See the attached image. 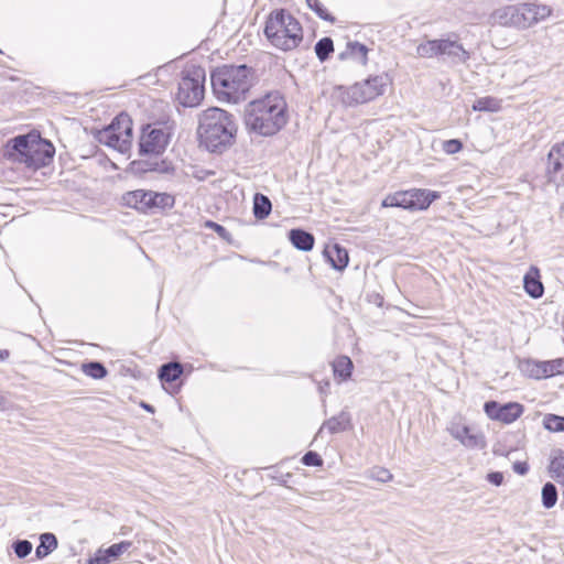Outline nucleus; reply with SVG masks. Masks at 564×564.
Instances as JSON below:
<instances>
[{
  "instance_id": "obj_1",
  "label": "nucleus",
  "mask_w": 564,
  "mask_h": 564,
  "mask_svg": "<svg viewBox=\"0 0 564 564\" xmlns=\"http://www.w3.org/2000/svg\"><path fill=\"white\" fill-rule=\"evenodd\" d=\"M286 109L283 95L278 90L270 91L246 106L245 124L247 129L260 135H273L286 124Z\"/></svg>"
},
{
  "instance_id": "obj_2",
  "label": "nucleus",
  "mask_w": 564,
  "mask_h": 564,
  "mask_svg": "<svg viewBox=\"0 0 564 564\" xmlns=\"http://www.w3.org/2000/svg\"><path fill=\"white\" fill-rule=\"evenodd\" d=\"M197 134L208 151L223 152L235 142L237 123L230 112L212 107L199 115Z\"/></svg>"
},
{
  "instance_id": "obj_3",
  "label": "nucleus",
  "mask_w": 564,
  "mask_h": 564,
  "mask_svg": "<svg viewBox=\"0 0 564 564\" xmlns=\"http://www.w3.org/2000/svg\"><path fill=\"white\" fill-rule=\"evenodd\" d=\"M254 79V70L245 64L223 65L217 67L210 76L215 97L228 104L246 100Z\"/></svg>"
},
{
  "instance_id": "obj_4",
  "label": "nucleus",
  "mask_w": 564,
  "mask_h": 564,
  "mask_svg": "<svg viewBox=\"0 0 564 564\" xmlns=\"http://www.w3.org/2000/svg\"><path fill=\"white\" fill-rule=\"evenodd\" d=\"M264 35L278 50H295L303 41V28L299 20L285 9L273 10L267 18Z\"/></svg>"
},
{
  "instance_id": "obj_5",
  "label": "nucleus",
  "mask_w": 564,
  "mask_h": 564,
  "mask_svg": "<svg viewBox=\"0 0 564 564\" xmlns=\"http://www.w3.org/2000/svg\"><path fill=\"white\" fill-rule=\"evenodd\" d=\"M551 8L534 2L506 4L495 9L489 23L516 29H528L551 15Z\"/></svg>"
},
{
  "instance_id": "obj_6",
  "label": "nucleus",
  "mask_w": 564,
  "mask_h": 564,
  "mask_svg": "<svg viewBox=\"0 0 564 564\" xmlns=\"http://www.w3.org/2000/svg\"><path fill=\"white\" fill-rule=\"evenodd\" d=\"M390 79L387 74L370 76L352 86H335L332 97L344 107H355L369 102L384 94Z\"/></svg>"
},
{
  "instance_id": "obj_7",
  "label": "nucleus",
  "mask_w": 564,
  "mask_h": 564,
  "mask_svg": "<svg viewBox=\"0 0 564 564\" xmlns=\"http://www.w3.org/2000/svg\"><path fill=\"white\" fill-rule=\"evenodd\" d=\"M416 54L423 58L441 57L451 65L466 64L470 58V53L457 40L456 34L446 39L427 40L417 45Z\"/></svg>"
},
{
  "instance_id": "obj_8",
  "label": "nucleus",
  "mask_w": 564,
  "mask_h": 564,
  "mask_svg": "<svg viewBox=\"0 0 564 564\" xmlns=\"http://www.w3.org/2000/svg\"><path fill=\"white\" fill-rule=\"evenodd\" d=\"M174 203V197L171 194L150 189L129 191L121 196V204L123 206L133 208L145 215H153L172 208Z\"/></svg>"
},
{
  "instance_id": "obj_9",
  "label": "nucleus",
  "mask_w": 564,
  "mask_h": 564,
  "mask_svg": "<svg viewBox=\"0 0 564 564\" xmlns=\"http://www.w3.org/2000/svg\"><path fill=\"white\" fill-rule=\"evenodd\" d=\"M97 140L121 153H126L132 142V120L127 113L118 115L112 122L98 131Z\"/></svg>"
},
{
  "instance_id": "obj_10",
  "label": "nucleus",
  "mask_w": 564,
  "mask_h": 564,
  "mask_svg": "<svg viewBox=\"0 0 564 564\" xmlns=\"http://www.w3.org/2000/svg\"><path fill=\"white\" fill-rule=\"evenodd\" d=\"M205 69L191 66L183 70L178 83L177 100L184 107H195L204 98Z\"/></svg>"
},
{
  "instance_id": "obj_11",
  "label": "nucleus",
  "mask_w": 564,
  "mask_h": 564,
  "mask_svg": "<svg viewBox=\"0 0 564 564\" xmlns=\"http://www.w3.org/2000/svg\"><path fill=\"white\" fill-rule=\"evenodd\" d=\"M440 197V194L429 189H410L388 195L381 203L382 207H401L409 210H424Z\"/></svg>"
},
{
  "instance_id": "obj_12",
  "label": "nucleus",
  "mask_w": 564,
  "mask_h": 564,
  "mask_svg": "<svg viewBox=\"0 0 564 564\" xmlns=\"http://www.w3.org/2000/svg\"><path fill=\"white\" fill-rule=\"evenodd\" d=\"M545 177L557 188L564 186V141L551 147L546 158Z\"/></svg>"
},
{
  "instance_id": "obj_13",
  "label": "nucleus",
  "mask_w": 564,
  "mask_h": 564,
  "mask_svg": "<svg viewBox=\"0 0 564 564\" xmlns=\"http://www.w3.org/2000/svg\"><path fill=\"white\" fill-rule=\"evenodd\" d=\"M34 132H30L8 140L1 151L2 158L10 162L25 165L31 150V142L34 141Z\"/></svg>"
},
{
  "instance_id": "obj_14",
  "label": "nucleus",
  "mask_w": 564,
  "mask_h": 564,
  "mask_svg": "<svg viewBox=\"0 0 564 564\" xmlns=\"http://www.w3.org/2000/svg\"><path fill=\"white\" fill-rule=\"evenodd\" d=\"M169 143V134L163 128L147 126L139 141L141 154H161Z\"/></svg>"
},
{
  "instance_id": "obj_15",
  "label": "nucleus",
  "mask_w": 564,
  "mask_h": 564,
  "mask_svg": "<svg viewBox=\"0 0 564 564\" xmlns=\"http://www.w3.org/2000/svg\"><path fill=\"white\" fill-rule=\"evenodd\" d=\"M521 371L533 379H544L564 373V359L546 361L525 360L520 364Z\"/></svg>"
},
{
  "instance_id": "obj_16",
  "label": "nucleus",
  "mask_w": 564,
  "mask_h": 564,
  "mask_svg": "<svg viewBox=\"0 0 564 564\" xmlns=\"http://www.w3.org/2000/svg\"><path fill=\"white\" fill-rule=\"evenodd\" d=\"M449 434L469 449H484L487 446L485 435L458 421H452L447 427Z\"/></svg>"
},
{
  "instance_id": "obj_17",
  "label": "nucleus",
  "mask_w": 564,
  "mask_h": 564,
  "mask_svg": "<svg viewBox=\"0 0 564 564\" xmlns=\"http://www.w3.org/2000/svg\"><path fill=\"white\" fill-rule=\"evenodd\" d=\"M484 411L489 419L510 424L523 413V405L518 402L500 404L497 401H487Z\"/></svg>"
},
{
  "instance_id": "obj_18",
  "label": "nucleus",
  "mask_w": 564,
  "mask_h": 564,
  "mask_svg": "<svg viewBox=\"0 0 564 564\" xmlns=\"http://www.w3.org/2000/svg\"><path fill=\"white\" fill-rule=\"evenodd\" d=\"M54 153L55 149L53 144L50 141L42 139L40 134L35 133L34 141L31 142V150L29 152L25 166L31 169L45 166L51 162Z\"/></svg>"
},
{
  "instance_id": "obj_19",
  "label": "nucleus",
  "mask_w": 564,
  "mask_h": 564,
  "mask_svg": "<svg viewBox=\"0 0 564 564\" xmlns=\"http://www.w3.org/2000/svg\"><path fill=\"white\" fill-rule=\"evenodd\" d=\"M323 254L335 270H344L349 261L347 250L338 243L327 246Z\"/></svg>"
},
{
  "instance_id": "obj_20",
  "label": "nucleus",
  "mask_w": 564,
  "mask_h": 564,
  "mask_svg": "<svg viewBox=\"0 0 564 564\" xmlns=\"http://www.w3.org/2000/svg\"><path fill=\"white\" fill-rule=\"evenodd\" d=\"M350 421V414L346 411H341L338 415L332 416L330 419L326 420L318 430L317 435H321L324 432V430H327L330 434L344 432L349 429Z\"/></svg>"
},
{
  "instance_id": "obj_21",
  "label": "nucleus",
  "mask_w": 564,
  "mask_h": 564,
  "mask_svg": "<svg viewBox=\"0 0 564 564\" xmlns=\"http://www.w3.org/2000/svg\"><path fill=\"white\" fill-rule=\"evenodd\" d=\"M289 240L294 248L301 251H311L314 247V236L300 228L291 229L289 231Z\"/></svg>"
},
{
  "instance_id": "obj_22",
  "label": "nucleus",
  "mask_w": 564,
  "mask_h": 564,
  "mask_svg": "<svg viewBox=\"0 0 564 564\" xmlns=\"http://www.w3.org/2000/svg\"><path fill=\"white\" fill-rule=\"evenodd\" d=\"M523 286L525 292L532 299H540L544 293V286L540 280L539 270L532 268L523 278Z\"/></svg>"
},
{
  "instance_id": "obj_23",
  "label": "nucleus",
  "mask_w": 564,
  "mask_h": 564,
  "mask_svg": "<svg viewBox=\"0 0 564 564\" xmlns=\"http://www.w3.org/2000/svg\"><path fill=\"white\" fill-rule=\"evenodd\" d=\"M58 546L57 538L51 532L42 533L40 535V544L35 549V556L37 560H43L54 552Z\"/></svg>"
},
{
  "instance_id": "obj_24",
  "label": "nucleus",
  "mask_w": 564,
  "mask_h": 564,
  "mask_svg": "<svg viewBox=\"0 0 564 564\" xmlns=\"http://www.w3.org/2000/svg\"><path fill=\"white\" fill-rule=\"evenodd\" d=\"M551 476L558 482H564V452L555 449L550 463Z\"/></svg>"
},
{
  "instance_id": "obj_25",
  "label": "nucleus",
  "mask_w": 564,
  "mask_h": 564,
  "mask_svg": "<svg viewBox=\"0 0 564 564\" xmlns=\"http://www.w3.org/2000/svg\"><path fill=\"white\" fill-rule=\"evenodd\" d=\"M272 210V204L268 196L257 193L253 197V215L257 219L267 218Z\"/></svg>"
},
{
  "instance_id": "obj_26",
  "label": "nucleus",
  "mask_w": 564,
  "mask_h": 564,
  "mask_svg": "<svg viewBox=\"0 0 564 564\" xmlns=\"http://www.w3.org/2000/svg\"><path fill=\"white\" fill-rule=\"evenodd\" d=\"M183 373V366L180 362H167L160 367L159 378L163 382H173Z\"/></svg>"
},
{
  "instance_id": "obj_27",
  "label": "nucleus",
  "mask_w": 564,
  "mask_h": 564,
  "mask_svg": "<svg viewBox=\"0 0 564 564\" xmlns=\"http://www.w3.org/2000/svg\"><path fill=\"white\" fill-rule=\"evenodd\" d=\"M352 368V361L346 356H340L333 362L334 375L343 380L350 378Z\"/></svg>"
},
{
  "instance_id": "obj_28",
  "label": "nucleus",
  "mask_w": 564,
  "mask_h": 564,
  "mask_svg": "<svg viewBox=\"0 0 564 564\" xmlns=\"http://www.w3.org/2000/svg\"><path fill=\"white\" fill-rule=\"evenodd\" d=\"M500 100L490 96L478 98L473 105V109L475 111L497 112L500 110Z\"/></svg>"
},
{
  "instance_id": "obj_29",
  "label": "nucleus",
  "mask_w": 564,
  "mask_h": 564,
  "mask_svg": "<svg viewBox=\"0 0 564 564\" xmlns=\"http://www.w3.org/2000/svg\"><path fill=\"white\" fill-rule=\"evenodd\" d=\"M83 372L93 379H104L108 371L99 361H89L82 365Z\"/></svg>"
},
{
  "instance_id": "obj_30",
  "label": "nucleus",
  "mask_w": 564,
  "mask_h": 564,
  "mask_svg": "<svg viewBox=\"0 0 564 564\" xmlns=\"http://www.w3.org/2000/svg\"><path fill=\"white\" fill-rule=\"evenodd\" d=\"M334 51V43L330 37H323L315 44V53L321 62L328 59Z\"/></svg>"
},
{
  "instance_id": "obj_31",
  "label": "nucleus",
  "mask_w": 564,
  "mask_h": 564,
  "mask_svg": "<svg viewBox=\"0 0 564 564\" xmlns=\"http://www.w3.org/2000/svg\"><path fill=\"white\" fill-rule=\"evenodd\" d=\"M557 501V489L554 484L546 482L542 487V505L546 509H551Z\"/></svg>"
},
{
  "instance_id": "obj_32",
  "label": "nucleus",
  "mask_w": 564,
  "mask_h": 564,
  "mask_svg": "<svg viewBox=\"0 0 564 564\" xmlns=\"http://www.w3.org/2000/svg\"><path fill=\"white\" fill-rule=\"evenodd\" d=\"M347 50L354 59L362 64L367 63L368 48L365 44H361L359 42H349L347 44Z\"/></svg>"
},
{
  "instance_id": "obj_33",
  "label": "nucleus",
  "mask_w": 564,
  "mask_h": 564,
  "mask_svg": "<svg viewBox=\"0 0 564 564\" xmlns=\"http://www.w3.org/2000/svg\"><path fill=\"white\" fill-rule=\"evenodd\" d=\"M543 426L550 432H564V416L546 414L543 419Z\"/></svg>"
},
{
  "instance_id": "obj_34",
  "label": "nucleus",
  "mask_w": 564,
  "mask_h": 564,
  "mask_svg": "<svg viewBox=\"0 0 564 564\" xmlns=\"http://www.w3.org/2000/svg\"><path fill=\"white\" fill-rule=\"evenodd\" d=\"M307 6L312 9L319 19L334 22L335 18L328 13V11L323 7L319 0H306Z\"/></svg>"
},
{
  "instance_id": "obj_35",
  "label": "nucleus",
  "mask_w": 564,
  "mask_h": 564,
  "mask_svg": "<svg viewBox=\"0 0 564 564\" xmlns=\"http://www.w3.org/2000/svg\"><path fill=\"white\" fill-rule=\"evenodd\" d=\"M132 545L129 541H121L120 543H115L106 549V554L110 560H115L120 556L122 553L128 551Z\"/></svg>"
},
{
  "instance_id": "obj_36",
  "label": "nucleus",
  "mask_w": 564,
  "mask_h": 564,
  "mask_svg": "<svg viewBox=\"0 0 564 564\" xmlns=\"http://www.w3.org/2000/svg\"><path fill=\"white\" fill-rule=\"evenodd\" d=\"M32 543L28 540H17L12 544V549L19 558L26 557L32 552Z\"/></svg>"
},
{
  "instance_id": "obj_37",
  "label": "nucleus",
  "mask_w": 564,
  "mask_h": 564,
  "mask_svg": "<svg viewBox=\"0 0 564 564\" xmlns=\"http://www.w3.org/2000/svg\"><path fill=\"white\" fill-rule=\"evenodd\" d=\"M205 228L212 229L225 241L231 240V234L221 225L213 221V220H206L204 224Z\"/></svg>"
},
{
  "instance_id": "obj_38",
  "label": "nucleus",
  "mask_w": 564,
  "mask_h": 564,
  "mask_svg": "<svg viewBox=\"0 0 564 564\" xmlns=\"http://www.w3.org/2000/svg\"><path fill=\"white\" fill-rule=\"evenodd\" d=\"M301 462L305 466H314V467H321L324 463L321 455L313 451H308L307 453H305L303 455Z\"/></svg>"
},
{
  "instance_id": "obj_39",
  "label": "nucleus",
  "mask_w": 564,
  "mask_h": 564,
  "mask_svg": "<svg viewBox=\"0 0 564 564\" xmlns=\"http://www.w3.org/2000/svg\"><path fill=\"white\" fill-rule=\"evenodd\" d=\"M442 149L446 154H455L463 149V143L458 139L446 140L443 142Z\"/></svg>"
},
{
  "instance_id": "obj_40",
  "label": "nucleus",
  "mask_w": 564,
  "mask_h": 564,
  "mask_svg": "<svg viewBox=\"0 0 564 564\" xmlns=\"http://www.w3.org/2000/svg\"><path fill=\"white\" fill-rule=\"evenodd\" d=\"M371 478L380 482H388L392 479V474L386 468L376 467L371 470Z\"/></svg>"
},
{
  "instance_id": "obj_41",
  "label": "nucleus",
  "mask_w": 564,
  "mask_h": 564,
  "mask_svg": "<svg viewBox=\"0 0 564 564\" xmlns=\"http://www.w3.org/2000/svg\"><path fill=\"white\" fill-rule=\"evenodd\" d=\"M110 561V557L106 554V549H99L95 555L88 560L87 564H108Z\"/></svg>"
},
{
  "instance_id": "obj_42",
  "label": "nucleus",
  "mask_w": 564,
  "mask_h": 564,
  "mask_svg": "<svg viewBox=\"0 0 564 564\" xmlns=\"http://www.w3.org/2000/svg\"><path fill=\"white\" fill-rule=\"evenodd\" d=\"M487 480L495 486H500L503 481V475L500 471H492L487 475Z\"/></svg>"
},
{
  "instance_id": "obj_43",
  "label": "nucleus",
  "mask_w": 564,
  "mask_h": 564,
  "mask_svg": "<svg viewBox=\"0 0 564 564\" xmlns=\"http://www.w3.org/2000/svg\"><path fill=\"white\" fill-rule=\"evenodd\" d=\"M512 468L516 474L521 476H524L529 471V465L527 462H516Z\"/></svg>"
},
{
  "instance_id": "obj_44",
  "label": "nucleus",
  "mask_w": 564,
  "mask_h": 564,
  "mask_svg": "<svg viewBox=\"0 0 564 564\" xmlns=\"http://www.w3.org/2000/svg\"><path fill=\"white\" fill-rule=\"evenodd\" d=\"M10 356V351L7 350V349H1L0 350V360L3 361L6 359H8Z\"/></svg>"
},
{
  "instance_id": "obj_45",
  "label": "nucleus",
  "mask_w": 564,
  "mask_h": 564,
  "mask_svg": "<svg viewBox=\"0 0 564 564\" xmlns=\"http://www.w3.org/2000/svg\"><path fill=\"white\" fill-rule=\"evenodd\" d=\"M141 405H142V408H143L144 410H147L148 412H151V413H153V412H154V408H153L152 405H150V404H148V403H142Z\"/></svg>"
},
{
  "instance_id": "obj_46",
  "label": "nucleus",
  "mask_w": 564,
  "mask_h": 564,
  "mask_svg": "<svg viewBox=\"0 0 564 564\" xmlns=\"http://www.w3.org/2000/svg\"><path fill=\"white\" fill-rule=\"evenodd\" d=\"M329 387V382H325V386H319V391L322 393H325L326 392V389Z\"/></svg>"
},
{
  "instance_id": "obj_47",
  "label": "nucleus",
  "mask_w": 564,
  "mask_h": 564,
  "mask_svg": "<svg viewBox=\"0 0 564 564\" xmlns=\"http://www.w3.org/2000/svg\"><path fill=\"white\" fill-rule=\"evenodd\" d=\"M563 502H564V490H563Z\"/></svg>"
}]
</instances>
